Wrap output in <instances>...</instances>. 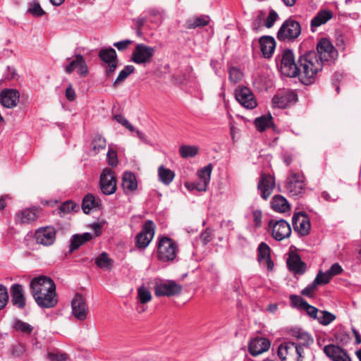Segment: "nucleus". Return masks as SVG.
Returning <instances> with one entry per match:
<instances>
[{"instance_id": "52", "label": "nucleus", "mask_w": 361, "mask_h": 361, "mask_svg": "<svg viewBox=\"0 0 361 361\" xmlns=\"http://www.w3.org/2000/svg\"><path fill=\"white\" fill-rule=\"evenodd\" d=\"M25 346L24 344L18 343L12 345L11 353L15 357H22L25 353Z\"/></svg>"}, {"instance_id": "18", "label": "nucleus", "mask_w": 361, "mask_h": 361, "mask_svg": "<svg viewBox=\"0 0 361 361\" xmlns=\"http://www.w3.org/2000/svg\"><path fill=\"white\" fill-rule=\"evenodd\" d=\"M72 314L78 320L84 321L89 312L85 298L80 294L76 293L71 301Z\"/></svg>"}, {"instance_id": "34", "label": "nucleus", "mask_w": 361, "mask_h": 361, "mask_svg": "<svg viewBox=\"0 0 361 361\" xmlns=\"http://www.w3.org/2000/svg\"><path fill=\"white\" fill-rule=\"evenodd\" d=\"M92 239V235L86 232L82 234H75L70 240V252L78 250L82 245Z\"/></svg>"}, {"instance_id": "35", "label": "nucleus", "mask_w": 361, "mask_h": 361, "mask_svg": "<svg viewBox=\"0 0 361 361\" xmlns=\"http://www.w3.org/2000/svg\"><path fill=\"white\" fill-rule=\"evenodd\" d=\"M39 215L35 209H25L16 214V221L22 224H30L37 220Z\"/></svg>"}, {"instance_id": "51", "label": "nucleus", "mask_w": 361, "mask_h": 361, "mask_svg": "<svg viewBox=\"0 0 361 361\" xmlns=\"http://www.w3.org/2000/svg\"><path fill=\"white\" fill-rule=\"evenodd\" d=\"M228 74V78L231 82L237 83L242 80L243 73L236 67L232 66L230 68Z\"/></svg>"}, {"instance_id": "6", "label": "nucleus", "mask_w": 361, "mask_h": 361, "mask_svg": "<svg viewBox=\"0 0 361 361\" xmlns=\"http://www.w3.org/2000/svg\"><path fill=\"white\" fill-rule=\"evenodd\" d=\"M278 356L281 361H302L303 348L296 343L286 341L278 348Z\"/></svg>"}, {"instance_id": "38", "label": "nucleus", "mask_w": 361, "mask_h": 361, "mask_svg": "<svg viewBox=\"0 0 361 361\" xmlns=\"http://www.w3.org/2000/svg\"><path fill=\"white\" fill-rule=\"evenodd\" d=\"M98 56L106 64L118 62L116 52L112 47L102 49L98 53Z\"/></svg>"}, {"instance_id": "62", "label": "nucleus", "mask_w": 361, "mask_h": 361, "mask_svg": "<svg viewBox=\"0 0 361 361\" xmlns=\"http://www.w3.org/2000/svg\"><path fill=\"white\" fill-rule=\"evenodd\" d=\"M302 310H305L307 314L314 319H317L318 317L317 314L319 312V310L317 307L310 305L308 302H307Z\"/></svg>"}, {"instance_id": "5", "label": "nucleus", "mask_w": 361, "mask_h": 361, "mask_svg": "<svg viewBox=\"0 0 361 361\" xmlns=\"http://www.w3.org/2000/svg\"><path fill=\"white\" fill-rule=\"evenodd\" d=\"M300 23L293 17L287 18L281 25L276 35L279 41L283 42H292L301 34Z\"/></svg>"}, {"instance_id": "31", "label": "nucleus", "mask_w": 361, "mask_h": 361, "mask_svg": "<svg viewBox=\"0 0 361 361\" xmlns=\"http://www.w3.org/2000/svg\"><path fill=\"white\" fill-rule=\"evenodd\" d=\"M254 123L255 128L259 132H264L269 128H271L274 130H276V126L273 121V117L269 113L256 118Z\"/></svg>"}, {"instance_id": "48", "label": "nucleus", "mask_w": 361, "mask_h": 361, "mask_svg": "<svg viewBox=\"0 0 361 361\" xmlns=\"http://www.w3.org/2000/svg\"><path fill=\"white\" fill-rule=\"evenodd\" d=\"M137 298L140 303L145 304L151 300L152 295L150 291L142 286L137 289Z\"/></svg>"}, {"instance_id": "10", "label": "nucleus", "mask_w": 361, "mask_h": 361, "mask_svg": "<svg viewBox=\"0 0 361 361\" xmlns=\"http://www.w3.org/2000/svg\"><path fill=\"white\" fill-rule=\"evenodd\" d=\"M183 290L182 285L173 280L157 282L154 286V295L157 297H171L179 295Z\"/></svg>"}, {"instance_id": "49", "label": "nucleus", "mask_w": 361, "mask_h": 361, "mask_svg": "<svg viewBox=\"0 0 361 361\" xmlns=\"http://www.w3.org/2000/svg\"><path fill=\"white\" fill-rule=\"evenodd\" d=\"M252 216L255 228H259L262 226V212L260 209H255L253 207H251Z\"/></svg>"}, {"instance_id": "12", "label": "nucleus", "mask_w": 361, "mask_h": 361, "mask_svg": "<svg viewBox=\"0 0 361 361\" xmlns=\"http://www.w3.org/2000/svg\"><path fill=\"white\" fill-rule=\"evenodd\" d=\"M99 188L105 195H113L116 191V178L114 171L110 168L103 169L99 177Z\"/></svg>"}, {"instance_id": "54", "label": "nucleus", "mask_w": 361, "mask_h": 361, "mask_svg": "<svg viewBox=\"0 0 361 361\" xmlns=\"http://www.w3.org/2000/svg\"><path fill=\"white\" fill-rule=\"evenodd\" d=\"M290 301L293 307L300 310H302L307 302L301 296L297 295H290Z\"/></svg>"}, {"instance_id": "4", "label": "nucleus", "mask_w": 361, "mask_h": 361, "mask_svg": "<svg viewBox=\"0 0 361 361\" xmlns=\"http://www.w3.org/2000/svg\"><path fill=\"white\" fill-rule=\"evenodd\" d=\"M314 53L325 67L335 64L338 57L337 49L327 37L319 39Z\"/></svg>"}, {"instance_id": "28", "label": "nucleus", "mask_w": 361, "mask_h": 361, "mask_svg": "<svg viewBox=\"0 0 361 361\" xmlns=\"http://www.w3.org/2000/svg\"><path fill=\"white\" fill-rule=\"evenodd\" d=\"M81 207L83 212L88 214L92 210L99 211L102 209L103 205L102 200L99 197L92 193H87L82 199Z\"/></svg>"}, {"instance_id": "47", "label": "nucleus", "mask_w": 361, "mask_h": 361, "mask_svg": "<svg viewBox=\"0 0 361 361\" xmlns=\"http://www.w3.org/2000/svg\"><path fill=\"white\" fill-rule=\"evenodd\" d=\"M336 318V317L334 314L326 310H321L317 319L322 325L327 326L334 321Z\"/></svg>"}, {"instance_id": "58", "label": "nucleus", "mask_w": 361, "mask_h": 361, "mask_svg": "<svg viewBox=\"0 0 361 361\" xmlns=\"http://www.w3.org/2000/svg\"><path fill=\"white\" fill-rule=\"evenodd\" d=\"M8 301V294L7 288L3 285H0V310L6 305Z\"/></svg>"}, {"instance_id": "2", "label": "nucleus", "mask_w": 361, "mask_h": 361, "mask_svg": "<svg viewBox=\"0 0 361 361\" xmlns=\"http://www.w3.org/2000/svg\"><path fill=\"white\" fill-rule=\"evenodd\" d=\"M179 252L178 243L166 235H159L157 243L156 257L163 263L173 262Z\"/></svg>"}, {"instance_id": "22", "label": "nucleus", "mask_w": 361, "mask_h": 361, "mask_svg": "<svg viewBox=\"0 0 361 361\" xmlns=\"http://www.w3.org/2000/svg\"><path fill=\"white\" fill-rule=\"evenodd\" d=\"M286 265L288 270L296 275H303L307 270V264L301 259L297 252H290L286 260Z\"/></svg>"}, {"instance_id": "39", "label": "nucleus", "mask_w": 361, "mask_h": 361, "mask_svg": "<svg viewBox=\"0 0 361 361\" xmlns=\"http://www.w3.org/2000/svg\"><path fill=\"white\" fill-rule=\"evenodd\" d=\"M95 264L99 269L111 270L114 266V261L107 252H102L95 258Z\"/></svg>"}, {"instance_id": "55", "label": "nucleus", "mask_w": 361, "mask_h": 361, "mask_svg": "<svg viewBox=\"0 0 361 361\" xmlns=\"http://www.w3.org/2000/svg\"><path fill=\"white\" fill-rule=\"evenodd\" d=\"M317 287L318 286L313 281L310 284L307 285L304 289L302 290L301 294L310 298H313L315 295V292L317 289Z\"/></svg>"}, {"instance_id": "3", "label": "nucleus", "mask_w": 361, "mask_h": 361, "mask_svg": "<svg viewBox=\"0 0 361 361\" xmlns=\"http://www.w3.org/2000/svg\"><path fill=\"white\" fill-rule=\"evenodd\" d=\"M278 69L281 73L289 78L298 77V60L295 61L293 50L285 49L279 54L275 59Z\"/></svg>"}, {"instance_id": "44", "label": "nucleus", "mask_w": 361, "mask_h": 361, "mask_svg": "<svg viewBox=\"0 0 361 361\" xmlns=\"http://www.w3.org/2000/svg\"><path fill=\"white\" fill-rule=\"evenodd\" d=\"M106 145V139L99 133L95 134L91 142L92 150L98 153L100 150L105 149Z\"/></svg>"}, {"instance_id": "17", "label": "nucleus", "mask_w": 361, "mask_h": 361, "mask_svg": "<svg viewBox=\"0 0 361 361\" xmlns=\"http://www.w3.org/2000/svg\"><path fill=\"white\" fill-rule=\"evenodd\" d=\"M234 94L236 100L247 109H253L257 106L253 93L247 87H238L235 89Z\"/></svg>"}, {"instance_id": "7", "label": "nucleus", "mask_w": 361, "mask_h": 361, "mask_svg": "<svg viewBox=\"0 0 361 361\" xmlns=\"http://www.w3.org/2000/svg\"><path fill=\"white\" fill-rule=\"evenodd\" d=\"M305 176L302 173L290 171L287 176L285 188L291 196H298L305 190Z\"/></svg>"}, {"instance_id": "20", "label": "nucleus", "mask_w": 361, "mask_h": 361, "mask_svg": "<svg viewBox=\"0 0 361 361\" xmlns=\"http://www.w3.org/2000/svg\"><path fill=\"white\" fill-rule=\"evenodd\" d=\"M77 68V73L80 77L85 78L88 74V67L85 59L80 54L75 55V59L65 66L64 71L67 74H71Z\"/></svg>"}, {"instance_id": "60", "label": "nucleus", "mask_w": 361, "mask_h": 361, "mask_svg": "<svg viewBox=\"0 0 361 361\" xmlns=\"http://www.w3.org/2000/svg\"><path fill=\"white\" fill-rule=\"evenodd\" d=\"M133 43V40L124 39L119 42H114L113 46L115 47L119 51H123L128 49L129 46Z\"/></svg>"}, {"instance_id": "56", "label": "nucleus", "mask_w": 361, "mask_h": 361, "mask_svg": "<svg viewBox=\"0 0 361 361\" xmlns=\"http://www.w3.org/2000/svg\"><path fill=\"white\" fill-rule=\"evenodd\" d=\"M114 119L118 123L121 124L123 127L128 129L130 132L135 131V128L130 122L121 114H116L114 116Z\"/></svg>"}, {"instance_id": "42", "label": "nucleus", "mask_w": 361, "mask_h": 361, "mask_svg": "<svg viewBox=\"0 0 361 361\" xmlns=\"http://www.w3.org/2000/svg\"><path fill=\"white\" fill-rule=\"evenodd\" d=\"M135 70V67L132 65L126 66L124 68L120 71L116 79L113 82V87L116 88L122 84L131 73H134Z\"/></svg>"}, {"instance_id": "27", "label": "nucleus", "mask_w": 361, "mask_h": 361, "mask_svg": "<svg viewBox=\"0 0 361 361\" xmlns=\"http://www.w3.org/2000/svg\"><path fill=\"white\" fill-rule=\"evenodd\" d=\"M271 345L269 340L264 337H256L250 341L248 344L249 353L252 356H257L267 351Z\"/></svg>"}, {"instance_id": "32", "label": "nucleus", "mask_w": 361, "mask_h": 361, "mask_svg": "<svg viewBox=\"0 0 361 361\" xmlns=\"http://www.w3.org/2000/svg\"><path fill=\"white\" fill-rule=\"evenodd\" d=\"M122 188L125 193L133 192L137 188V181L134 173L126 171L122 177Z\"/></svg>"}, {"instance_id": "13", "label": "nucleus", "mask_w": 361, "mask_h": 361, "mask_svg": "<svg viewBox=\"0 0 361 361\" xmlns=\"http://www.w3.org/2000/svg\"><path fill=\"white\" fill-rule=\"evenodd\" d=\"M269 227L271 229L273 238L281 241L284 238L290 237L291 234V228L290 224L284 219H270Z\"/></svg>"}, {"instance_id": "1", "label": "nucleus", "mask_w": 361, "mask_h": 361, "mask_svg": "<svg viewBox=\"0 0 361 361\" xmlns=\"http://www.w3.org/2000/svg\"><path fill=\"white\" fill-rule=\"evenodd\" d=\"M298 72L300 81L306 85L314 83L325 66L319 61L314 51H300L298 56Z\"/></svg>"}, {"instance_id": "33", "label": "nucleus", "mask_w": 361, "mask_h": 361, "mask_svg": "<svg viewBox=\"0 0 361 361\" xmlns=\"http://www.w3.org/2000/svg\"><path fill=\"white\" fill-rule=\"evenodd\" d=\"M290 334L292 336L296 338L298 341L297 345L301 346L302 348L304 346H308L310 343H313V339L311 336L300 328H293L290 330Z\"/></svg>"}, {"instance_id": "19", "label": "nucleus", "mask_w": 361, "mask_h": 361, "mask_svg": "<svg viewBox=\"0 0 361 361\" xmlns=\"http://www.w3.org/2000/svg\"><path fill=\"white\" fill-rule=\"evenodd\" d=\"M32 295L42 293V290L56 289L54 281L49 276L41 275L33 278L30 283Z\"/></svg>"}, {"instance_id": "25", "label": "nucleus", "mask_w": 361, "mask_h": 361, "mask_svg": "<svg viewBox=\"0 0 361 361\" xmlns=\"http://www.w3.org/2000/svg\"><path fill=\"white\" fill-rule=\"evenodd\" d=\"M323 350L325 355L332 361H351L347 351L336 345L329 344L325 345Z\"/></svg>"}, {"instance_id": "57", "label": "nucleus", "mask_w": 361, "mask_h": 361, "mask_svg": "<svg viewBox=\"0 0 361 361\" xmlns=\"http://www.w3.org/2000/svg\"><path fill=\"white\" fill-rule=\"evenodd\" d=\"M48 359L50 361H67L68 355L65 353L61 352L49 353Z\"/></svg>"}, {"instance_id": "46", "label": "nucleus", "mask_w": 361, "mask_h": 361, "mask_svg": "<svg viewBox=\"0 0 361 361\" xmlns=\"http://www.w3.org/2000/svg\"><path fill=\"white\" fill-rule=\"evenodd\" d=\"M27 12L35 17H41L45 14L44 11L37 0H33L28 4Z\"/></svg>"}, {"instance_id": "30", "label": "nucleus", "mask_w": 361, "mask_h": 361, "mask_svg": "<svg viewBox=\"0 0 361 361\" xmlns=\"http://www.w3.org/2000/svg\"><path fill=\"white\" fill-rule=\"evenodd\" d=\"M334 13L329 9H321L317 15L311 20V30L314 32V28L325 24L333 18Z\"/></svg>"}, {"instance_id": "61", "label": "nucleus", "mask_w": 361, "mask_h": 361, "mask_svg": "<svg viewBox=\"0 0 361 361\" xmlns=\"http://www.w3.org/2000/svg\"><path fill=\"white\" fill-rule=\"evenodd\" d=\"M209 183L208 181L198 179L192 184V189H196L200 192H204L207 190Z\"/></svg>"}, {"instance_id": "41", "label": "nucleus", "mask_w": 361, "mask_h": 361, "mask_svg": "<svg viewBox=\"0 0 361 361\" xmlns=\"http://www.w3.org/2000/svg\"><path fill=\"white\" fill-rule=\"evenodd\" d=\"M12 328L14 331L24 335H30L34 329L32 325L19 319H16L13 321Z\"/></svg>"}, {"instance_id": "26", "label": "nucleus", "mask_w": 361, "mask_h": 361, "mask_svg": "<svg viewBox=\"0 0 361 361\" xmlns=\"http://www.w3.org/2000/svg\"><path fill=\"white\" fill-rule=\"evenodd\" d=\"M19 99L20 93L16 89H5L0 93V104L8 109L16 106Z\"/></svg>"}, {"instance_id": "21", "label": "nucleus", "mask_w": 361, "mask_h": 361, "mask_svg": "<svg viewBox=\"0 0 361 361\" xmlns=\"http://www.w3.org/2000/svg\"><path fill=\"white\" fill-rule=\"evenodd\" d=\"M271 250L264 242L259 244L257 249V260L259 264H265L269 271H272L274 263L271 257Z\"/></svg>"}, {"instance_id": "59", "label": "nucleus", "mask_w": 361, "mask_h": 361, "mask_svg": "<svg viewBox=\"0 0 361 361\" xmlns=\"http://www.w3.org/2000/svg\"><path fill=\"white\" fill-rule=\"evenodd\" d=\"M278 18V13L275 11L271 10L268 16L267 17L265 21V26L267 28L271 27L274 25V23L277 20Z\"/></svg>"}, {"instance_id": "29", "label": "nucleus", "mask_w": 361, "mask_h": 361, "mask_svg": "<svg viewBox=\"0 0 361 361\" xmlns=\"http://www.w3.org/2000/svg\"><path fill=\"white\" fill-rule=\"evenodd\" d=\"M259 42L262 56L266 59L271 58L276 47L274 38L269 35L262 36L260 37Z\"/></svg>"}, {"instance_id": "16", "label": "nucleus", "mask_w": 361, "mask_h": 361, "mask_svg": "<svg viewBox=\"0 0 361 361\" xmlns=\"http://www.w3.org/2000/svg\"><path fill=\"white\" fill-rule=\"evenodd\" d=\"M275 186L276 183L274 176L264 172L261 173L257 183V190L263 200H266L269 198Z\"/></svg>"}, {"instance_id": "50", "label": "nucleus", "mask_w": 361, "mask_h": 361, "mask_svg": "<svg viewBox=\"0 0 361 361\" xmlns=\"http://www.w3.org/2000/svg\"><path fill=\"white\" fill-rule=\"evenodd\" d=\"M331 279L327 271L323 272L320 270L317 274L314 281L317 286L326 285L330 282Z\"/></svg>"}, {"instance_id": "9", "label": "nucleus", "mask_w": 361, "mask_h": 361, "mask_svg": "<svg viewBox=\"0 0 361 361\" xmlns=\"http://www.w3.org/2000/svg\"><path fill=\"white\" fill-rule=\"evenodd\" d=\"M298 100L296 90L291 89L279 90L272 98V102L275 106L280 109H286L295 104Z\"/></svg>"}, {"instance_id": "8", "label": "nucleus", "mask_w": 361, "mask_h": 361, "mask_svg": "<svg viewBox=\"0 0 361 361\" xmlns=\"http://www.w3.org/2000/svg\"><path fill=\"white\" fill-rule=\"evenodd\" d=\"M156 225L152 220H147L141 231L135 236V246L140 250H145L152 240L155 234Z\"/></svg>"}, {"instance_id": "45", "label": "nucleus", "mask_w": 361, "mask_h": 361, "mask_svg": "<svg viewBox=\"0 0 361 361\" xmlns=\"http://www.w3.org/2000/svg\"><path fill=\"white\" fill-rule=\"evenodd\" d=\"M79 205L72 200H66L59 207L60 213L63 214H68L71 212H76L79 210Z\"/></svg>"}, {"instance_id": "36", "label": "nucleus", "mask_w": 361, "mask_h": 361, "mask_svg": "<svg viewBox=\"0 0 361 361\" xmlns=\"http://www.w3.org/2000/svg\"><path fill=\"white\" fill-rule=\"evenodd\" d=\"M209 23V17L208 16H195L186 20L185 27L187 29L192 30L207 26Z\"/></svg>"}, {"instance_id": "63", "label": "nucleus", "mask_w": 361, "mask_h": 361, "mask_svg": "<svg viewBox=\"0 0 361 361\" xmlns=\"http://www.w3.org/2000/svg\"><path fill=\"white\" fill-rule=\"evenodd\" d=\"M343 271V269L341 266L338 262H336L326 271L333 278L334 276L341 274Z\"/></svg>"}, {"instance_id": "37", "label": "nucleus", "mask_w": 361, "mask_h": 361, "mask_svg": "<svg viewBox=\"0 0 361 361\" xmlns=\"http://www.w3.org/2000/svg\"><path fill=\"white\" fill-rule=\"evenodd\" d=\"M271 208L278 212H286L290 209V205L287 200L280 195L273 197L271 201Z\"/></svg>"}, {"instance_id": "23", "label": "nucleus", "mask_w": 361, "mask_h": 361, "mask_svg": "<svg viewBox=\"0 0 361 361\" xmlns=\"http://www.w3.org/2000/svg\"><path fill=\"white\" fill-rule=\"evenodd\" d=\"M37 305L41 308L49 309L55 307L58 303V297L56 289L49 293H38L32 295Z\"/></svg>"}, {"instance_id": "40", "label": "nucleus", "mask_w": 361, "mask_h": 361, "mask_svg": "<svg viewBox=\"0 0 361 361\" xmlns=\"http://www.w3.org/2000/svg\"><path fill=\"white\" fill-rule=\"evenodd\" d=\"M159 180L166 185H169L175 177V173L168 169L165 168L164 165H161L158 168Z\"/></svg>"}, {"instance_id": "24", "label": "nucleus", "mask_w": 361, "mask_h": 361, "mask_svg": "<svg viewBox=\"0 0 361 361\" xmlns=\"http://www.w3.org/2000/svg\"><path fill=\"white\" fill-rule=\"evenodd\" d=\"M11 302L20 310H23L26 305V298L23 287L20 283H13L10 288Z\"/></svg>"}, {"instance_id": "43", "label": "nucleus", "mask_w": 361, "mask_h": 361, "mask_svg": "<svg viewBox=\"0 0 361 361\" xmlns=\"http://www.w3.org/2000/svg\"><path fill=\"white\" fill-rule=\"evenodd\" d=\"M199 152V147L195 145H181L179 148V153L182 158L195 157Z\"/></svg>"}, {"instance_id": "11", "label": "nucleus", "mask_w": 361, "mask_h": 361, "mask_svg": "<svg viewBox=\"0 0 361 361\" xmlns=\"http://www.w3.org/2000/svg\"><path fill=\"white\" fill-rule=\"evenodd\" d=\"M155 53L154 47L145 44H137L131 54V61L136 64H146L151 62Z\"/></svg>"}, {"instance_id": "53", "label": "nucleus", "mask_w": 361, "mask_h": 361, "mask_svg": "<svg viewBox=\"0 0 361 361\" xmlns=\"http://www.w3.org/2000/svg\"><path fill=\"white\" fill-rule=\"evenodd\" d=\"M212 170V167L210 164L200 169L197 173L199 179L209 182L211 179Z\"/></svg>"}, {"instance_id": "64", "label": "nucleus", "mask_w": 361, "mask_h": 361, "mask_svg": "<svg viewBox=\"0 0 361 361\" xmlns=\"http://www.w3.org/2000/svg\"><path fill=\"white\" fill-rule=\"evenodd\" d=\"M343 77V73H339V72L334 73L332 76V83H333L334 86L335 87L337 93H339V92H340L339 84H340V82L342 80Z\"/></svg>"}, {"instance_id": "15", "label": "nucleus", "mask_w": 361, "mask_h": 361, "mask_svg": "<svg viewBox=\"0 0 361 361\" xmlns=\"http://www.w3.org/2000/svg\"><path fill=\"white\" fill-rule=\"evenodd\" d=\"M292 224L294 231L300 236H306L310 233L311 228L310 219L305 212L295 213L292 217Z\"/></svg>"}, {"instance_id": "14", "label": "nucleus", "mask_w": 361, "mask_h": 361, "mask_svg": "<svg viewBox=\"0 0 361 361\" xmlns=\"http://www.w3.org/2000/svg\"><path fill=\"white\" fill-rule=\"evenodd\" d=\"M56 229L51 226L40 227L34 233V239L36 243L46 247L52 245L56 240Z\"/></svg>"}]
</instances>
